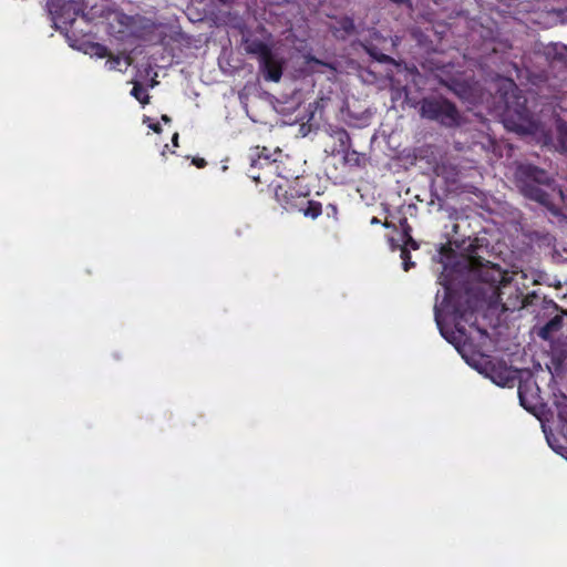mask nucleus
I'll use <instances>...</instances> for the list:
<instances>
[{
	"instance_id": "obj_1",
	"label": "nucleus",
	"mask_w": 567,
	"mask_h": 567,
	"mask_svg": "<svg viewBox=\"0 0 567 567\" xmlns=\"http://www.w3.org/2000/svg\"><path fill=\"white\" fill-rule=\"evenodd\" d=\"M514 178L525 198L548 209L553 207L549 190H554L555 181L546 169L530 163H519L515 168Z\"/></svg>"
},
{
	"instance_id": "obj_2",
	"label": "nucleus",
	"mask_w": 567,
	"mask_h": 567,
	"mask_svg": "<svg viewBox=\"0 0 567 567\" xmlns=\"http://www.w3.org/2000/svg\"><path fill=\"white\" fill-rule=\"evenodd\" d=\"M440 284L443 286L444 296L441 303L434 306V318L441 334L449 342H453L443 327L442 311H451L456 319L468 321L474 316L477 299L473 297L467 289L461 295L443 275L440 277Z\"/></svg>"
},
{
	"instance_id": "obj_3",
	"label": "nucleus",
	"mask_w": 567,
	"mask_h": 567,
	"mask_svg": "<svg viewBox=\"0 0 567 567\" xmlns=\"http://www.w3.org/2000/svg\"><path fill=\"white\" fill-rule=\"evenodd\" d=\"M282 155L280 148L272 153L265 146H256L250 153V167L248 176L256 183H268L272 176H279L288 179L289 176L281 171V162L278 159Z\"/></svg>"
},
{
	"instance_id": "obj_4",
	"label": "nucleus",
	"mask_w": 567,
	"mask_h": 567,
	"mask_svg": "<svg viewBox=\"0 0 567 567\" xmlns=\"http://www.w3.org/2000/svg\"><path fill=\"white\" fill-rule=\"evenodd\" d=\"M420 114L446 127L457 126L461 121L456 105L442 96L424 97L420 103Z\"/></svg>"
},
{
	"instance_id": "obj_5",
	"label": "nucleus",
	"mask_w": 567,
	"mask_h": 567,
	"mask_svg": "<svg viewBox=\"0 0 567 567\" xmlns=\"http://www.w3.org/2000/svg\"><path fill=\"white\" fill-rule=\"evenodd\" d=\"M470 262L472 271L481 282L487 284L497 292L501 287H506L513 280V277L504 271L498 265L486 261L483 264L480 257L474 255L473 245L468 247Z\"/></svg>"
},
{
	"instance_id": "obj_6",
	"label": "nucleus",
	"mask_w": 567,
	"mask_h": 567,
	"mask_svg": "<svg viewBox=\"0 0 567 567\" xmlns=\"http://www.w3.org/2000/svg\"><path fill=\"white\" fill-rule=\"evenodd\" d=\"M309 192H300L296 186H275V198L287 212H298L306 205Z\"/></svg>"
},
{
	"instance_id": "obj_7",
	"label": "nucleus",
	"mask_w": 567,
	"mask_h": 567,
	"mask_svg": "<svg viewBox=\"0 0 567 567\" xmlns=\"http://www.w3.org/2000/svg\"><path fill=\"white\" fill-rule=\"evenodd\" d=\"M338 141V153L342 154L343 163L350 167H364L367 157L364 153L351 148V136L344 128L334 132Z\"/></svg>"
},
{
	"instance_id": "obj_8",
	"label": "nucleus",
	"mask_w": 567,
	"mask_h": 567,
	"mask_svg": "<svg viewBox=\"0 0 567 567\" xmlns=\"http://www.w3.org/2000/svg\"><path fill=\"white\" fill-rule=\"evenodd\" d=\"M486 375L499 386H514L515 372L503 360L489 361L485 365Z\"/></svg>"
},
{
	"instance_id": "obj_9",
	"label": "nucleus",
	"mask_w": 567,
	"mask_h": 567,
	"mask_svg": "<svg viewBox=\"0 0 567 567\" xmlns=\"http://www.w3.org/2000/svg\"><path fill=\"white\" fill-rule=\"evenodd\" d=\"M259 69L264 74V78L268 81L279 82L282 72L285 61L278 54L274 53L272 50L259 61Z\"/></svg>"
},
{
	"instance_id": "obj_10",
	"label": "nucleus",
	"mask_w": 567,
	"mask_h": 567,
	"mask_svg": "<svg viewBox=\"0 0 567 567\" xmlns=\"http://www.w3.org/2000/svg\"><path fill=\"white\" fill-rule=\"evenodd\" d=\"M244 44L246 52L256 56L258 61L271 51V48L266 42L257 38H247L244 40Z\"/></svg>"
},
{
	"instance_id": "obj_11",
	"label": "nucleus",
	"mask_w": 567,
	"mask_h": 567,
	"mask_svg": "<svg viewBox=\"0 0 567 567\" xmlns=\"http://www.w3.org/2000/svg\"><path fill=\"white\" fill-rule=\"evenodd\" d=\"M514 96L517 100L515 112L520 120L526 122V126H519L518 128L523 130L526 133H534L536 131L537 125L534 121L529 118V111L525 105L526 99H524V102L520 103L519 100L522 99V96L516 94H514Z\"/></svg>"
},
{
	"instance_id": "obj_12",
	"label": "nucleus",
	"mask_w": 567,
	"mask_h": 567,
	"mask_svg": "<svg viewBox=\"0 0 567 567\" xmlns=\"http://www.w3.org/2000/svg\"><path fill=\"white\" fill-rule=\"evenodd\" d=\"M563 328V318L555 316L549 319L538 331V337L545 341L553 338V334Z\"/></svg>"
},
{
	"instance_id": "obj_13",
	"label": "nucleus",
	"mask_w": 567,
	"mask_h": 567,
	"mask_svg": "<svg viewBox=\"0 0 567 567\" xmlns=\"http://www.w3.org/2000/svg\"><path fill=\"white\" fill-rule=\"evenodd\" d=\"M355 31L354 20L350 17H341L333 28V35L336 38L344 39L347 35L353 34Z\"/></svg>"
},
{
	"instance_id": "obj_14",
	"label": "nucleus",
	"mask_w": 567,
	"mask_h": 567,
	"mask_svg": "<svg viewBox=\"0 0 567 567\" xmlns=\"http://www.w3.org/2000/svg\"><path fill=\"white\" fill-rule=\"evenodd\" d=\"M299 212H301L306 217L316 219L322 213V205L319 202L309 200L308 197H306V205L303 208H300Z\"/></svg>"
},
{
	"instance_id": "obj_15",
	"label": "nucleus",
	"mask_w": 567,
	"mask_h": 567,
	"mask_svg": "<svg viewBox=\"0 0 567 567\" xmlns=\"http://www.w3.org/2000/svg\"><path fill=\"white\" fill-rule=\"evenodd\" d=\"M131 95L134 96L142 105H146L150 103V94L146 89L140 83L135 82L134 86L131 91Z\"/></svg>"
},
{
	"instance_id": "obj_16",
	"label": "nucleus",
	"mask_w": 567,
	"mask_h": 567,
	"mask_svg": "<svg viewBox=\"0 0 567 567\" xmlns=\"http://www.w3.org/2000/svg\"><path fill=\"white\" fill-rule=\"evenodd\" d=\"M558 144L560 150L567 156V124L558 125Z\"/></svg>"
},
{
	"instance_id": "obj_17",
	"label": "nucleus",
	"mask_w": 567,
	"mask_h": 567,
	"mask_svg": "<svg viewBox=\"0 0 567 567\" xmlns=\"http://www.w3.org/2000/svg\"><path fill=\"white\" fill-rule=\"evenodd\" d=\"M400 257L403 261L404 271H409L411 268L414 267L415 264L411 260V254L406 247L401 248Z\"/></svg>"
},
{
	"instance_id": "obj_18",
	"label": "nucleus",
	"mask_w": 567,
	"mask_h": 567,
	"mask_svg": "<svg viewBox=\"0 0 567 567\" xmlns=\"http://www.w3.org/2000/svg\"><path fill=\"white\" fill-rule=\"evenodd\" d=\"M92 50H93L94 55H96L97 58H101V59L107 58L111 54L107 47L100 44V43L93 44Z\"/></svg>"
},
{
	"instance_id": "obj_19",
	"label": "nucleus",
	"mask_w": 567,
	"mask_h": 567,
	"mask_svg": "<svg viewBox=\"0 0 567 567\" xmlns=\"http://www.w3.org/2000/svg\"><path fill=\"white\" fill-rule=\"evenodd\" d=\"M107 58H109V59H107V61H106V63H105V66H106L110 71L115 70V69L117 68V65L120 64V62H121L120 56H115V55H113V54H110Z\"/></svg>"
},
{
	"instance_id": "obj_20",
	"label": "nucleus",
	"mask_w": 567,
	"mask_h": 567,
	"mask_svg": "<svg viewBox=\"0 0 567 567\" xmlns=\"http://www.w3.org/2000/svg\"><path fill=\"white\" fill-rule=\"evenodd\" d=\"M404 236H406L408 238L405 245H409L412 249L419 248V244L410 235V226H406V228H404Z\"/></svg>"
},
{
	"instance_id": "obj_21",
	"label": "nucleus",
	"mask_w": 567,
	"mask_h": 567,
	"mask_svg": "<svg viewBox=\"0 0 567 567\" xmlns=\"http://www.w3.org/2000/svg\"><path fill=\"white\" fill-rule=\"evenodd\" d=\"M518 396H519L520 404H522L524 408H527V406H526V402H525V394H524V390H523L522 384L518 386Z\"/></svg>"
},
{
	"instance_id": "obj_22",
	"label": "nucleus",
	"mask_w": 567,
	"mask_h": 567,
	"mask_svg": "<svg viewBox=\"0 0 567 567\" xmlns=\"http://www.w3.org/2000/svg\"><path fill=\"white\" fill-rule=\"evenodd\" d=\"M148 127L157 134L162 133V126L159 123H152L148 125Z\"/></svg>"
},
{
	"instance_id": "obj_23",
	"label": "nucleus",
	"mask_w": 567,
	"mask_h": 567,
	"mask_svg": "<svg viewBox=\"0 0 567 567\" xmlns=\"http://www.w3.org/2000/svg\"><path fill=\"white\" fill-rule=\"evenodd\" d=\"M194 164L197 166V167H204L206 165V162L204 158H197V159H194Z\"/></svg>"
},
{
	"instance_id": "obj_24",
	"label": "nucleus",
	"mask_w": 567,
	"mask_h": 567,
	"mask_svg": "<svg viewBox=\"0 0 567 567\" xmlns=\"http://www.w3.org/2000/svg\"><path fill=\"white\" fill-rule=\"evenodd\" d=\"M455 328H456V331L461 334V336H465V328L463 326H461L460 323H456L455 324Z\"/></svg>"
},
{
	"instance_id": "obj_25",
	"label": "nucleus",
	"mask_w": 567,
	"mask_h": 567,
	"mask_svg": "<svg viewBox=\"0 0 567 567\" xmlns=\"http://www.w3.org/2000/svg\"><path fill=\"white\" fill-rule=\"evenodd\" d=\"M178 137H179L178 133L173 134L172 142H173L174 146H178Z\"/></svg>"
},
{
	"instance_id": "obj_26",
	"label": "nucleus",
	"mask_w": 567,
	"mask_h": 567,
	"mask_svg": "<svg viewBox=\"0 0 567 567\" xmlns=\"http://www.w3.org/2000/svg\"><path fill=\"white\" fill-rule=\"evenodd\" d=\"M161 120L166 124L172 122V118L167 114H163Z\"/></svg>"
},
{
	"instance_id": "obj_27",
	"label": "nucleus",
	"mask_w": 567,
	"mask_h": 567,
	"mask_svg": "<svg viewBox=\"0 0 567 567\" xmlns=\"http://www.w3.org/2000/svg\"><path fill=\"white\" fill-rule=\"evenodd\" d=\"M370 224L371 225H379V224H381V221H380V219L378 217L374 216V217L371 218Z\"/></svg>"
},
{
	"instance_id": "obj_28",
	"label": "nucleus",
	"mask_w": 567,
	"mask_h": 567,
	"mask_svg": "<svg viewBox=\"0 0 567 567\" xmlns=\"http://www.w3.org/2000/svg\"><path fill=\"white\" fill-rule=\"evenodd\" d=\"M217 1L224 6H229L233 2V0H217Z\"/></svg>"
},
{
	"instance_id": "obj_29",
	"label": "nucleus",
	"mask_w": 567,
	"mask_h": 567,
	"mask_svg": "<svg viewBox=\"0 0 567 567\" xmlns=\"http://www.w3.org/2000/svg\"><path fill=\"white\" fill-rule=\"evenodd\" d=\"M509 85L513 87V91H514V92H516V91H517V87H516V85H515V83H514V82H512V81H511V82H509Z\"/></svg>"
},
{
	"instance_id": "obj_30",
	"label": "nucleus",
	"mask_w": 567,
	"mask_h": 567,
	"mask_svg": "<svg viewBox=\"0 0 567 567\" xmlns=\"http://www.w3.org/2000/svg\"><path fill=\"white\" fill-rule=\"evenodd\" d=\"M505 103H506V107H507V110H511V103H509V101H508V99H507V97H506V100H505Z\"/></svg>"
},
{
	"instance_id": "obj_31",
	"label": "nucleus",
	"mask_w": 567,
	"mask_h": 567,
	"mask_svg": "<svg viewBox=\"0 0 567 567\" xmlns=\"http://www.w3.org/2000/svg\"><path fill=\"white\" fill-rule=\"evenodd\" d=\"M382 225H383L385 228H389V227H390V223H389V221H386V220H385Z\"/></svg>"
}]
</instances>
